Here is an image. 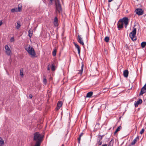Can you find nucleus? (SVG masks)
Wrapping results in <instances>:
<instances>
[{
    "label": "nucleus",
    "mask_w": 146,
    "mask_h": 146,
    "mask_svg": "<svg viewBox=\"0 0 146 146\" xmlns=\"http://www.w3.org/2000/svg\"><path fill=\"white\" fill-rule=\"evenodd\" d=\"M23 69H21L20 70V75L21 76H22V77L23 76Z\"/></svg>",
    "instance_id": "obj_31"
},
{
    "label": "nucleus",
    "mask_w": 146,
    "mask_h": 146,
    "mask_svg": "<svg viewBox=\"0 0 146 146\" xmlns=\"http://www.w3.org/2000/svg\"><path fill=\"white\" fill-rule=\"evenodd\" d=\"M129 72L128 70H126L124 71L123 74L124 77L127 78L128 76Z\"/></svg>",
    "instance_id": "obj_14"
},
{
    "label": "nucleus",
    "mask_w": 146,
    "mask_h": 146,
    "mask_svg": "<svg viewBox=\"0 0 146 146\" xmlns=\"http://www.w3.org/2000/svg\"><path fill=\"white\" fill-rule=\"evenodd\" d=\"M113 143V139H111V141L109 142L108 146H112Z\"/></svg>",
    "instance_id": "obj_24"
},
{
    "label": "nucleus",
    "mask_w": 146,
    "mask_h": 146,
    "mask_svg": "<svg viewBox=\"0 0 146 146\" xmlns=\"http://www.w3.org/2000/svg\"><path fill=\"white\" fill-rule=\"evenodd\" d=\"M117 132V131H116L115 130V132H114V135H115V134Z\"/></svg>",
    "instance_id": "obj_42"
},
{
    "label": "nucleus",
    "mask_w": 146,
    "mask_h": 146,
    "mask_svg": "<svg viewBox=\"0 0 146 146\" xmlns=\"http://www.w3.org/2000/svg\"><path fill=\"white\" fill-rule=\"evenodd\" d=\"M126 46H127L126 45Z\"/></svg>",
    "instance_id": "obj_49"
},
{
    "label": "nucleus",
    "mask_w": 146,
    "mask_h": 146,
    "mask_svg": "<svg viewBox=\"0 0 146 146\" xmlns=\"http://www.w3.org/2000/svg\"><path fill=\"white\" fill-rule=\"evenodd\" d=\"M136 33V29L133 28V31L131 32L129 34V36L131 40L135 41L136 40L137 38L135 37V35Z\"/></svg>",
    "instance_id": "obj_3"
},
{
    "label": "nucleus",
    "mask_w": 146,
    "mask_h": 146,
    "mask_svg": "<svg viewBox=\"0 0 146 146\" xmlns=\"http://www.w3.org/2000/svg\"><path fill=\"white\" fill-rule=\"evenodd\" d=\"M109 89L108 88H104L103 90L104 91V92H105L106 91H108V89Z\"/></svg>",
    "instance_id": "obj_33"
},
{
    "label": "nucleus",
    "mask_w": 146,
    "mask_h": 146,
    "mask_svg": "<svg viewBox=\"0 0 146 146\" xmlns=\"http://www.w3.org/2000/svg\"><path fill=\"white\" fill-rule=\"evenodd\" d=\"M82 135V133H81L80 134L79 136L77 138V139L78 140V142L79 144L80 143V140L81 139V137Z\"/></svg>",
    "instance_id": "obj_21"
},
{
    "label": "nucleus",
    "mask_w": 146,
    "mask_h": 146,
    "mask_svg": "<svg viewBox=\"0 0 146 146\" xmlns=\"http://www.w3.org/2000/svg\"><path fill=\"white\" fill-rule=\"evenodd\" d=\"M61 146H64V144H62Z\"/></svg>",
    "instance_id": "obj_47"
},
{
    "label": "nucleus",
    "mask_w": 146,
    "mask_h": 146,
    "mask_svg": "<svg viewBox=\"0 0 146 146\" xmlns=\"http://www.w3.org/2000/svg\"><path fill=\"white\" fill-rule=\"evenodd\" d=\"M62 103L61 101H59L58 102L57 105V107L56 108L57 110L59 109L62 106Z\"/></svg>",
    "instance_id": "obj_15"
},
{
    "label": "nucleus",
    "mask_w": 146,
    "mask_h": 146,
    "mask_svg": "<svg viewBox=\"0 0 146 146\" xmlns=\"http://www.w3.org/2000/svg\"><path fill=\"white\" fill-rule=\"evenodd\" d=\"M28 53L32 56H35V53L34 48L31 47L30 46L27 48L26 49Z\"/></svg>",
    "instance_id": "obj_4"
},
{
    "label": "nucleus",
    "mask_w": 146,
    "mask_h": 146,
    "mask_svg": "<svg viewBox=\"0 0 146 146\" xmlns=\"http://www.w3.org/2000/svg\"><path fill=\"white\" fill-rule=\"evenodd\" d=\"M2 22L1 21H0V26L2 24Z\"/></svg>",
    "instance_id": "obj_43"
},
{
    "label": "nucleus",
    "mask_w": 146,
    "mask_h": 146,
    "mask_svg": "<svg viewBox=\"0 0 146 146\" xmlns=\"http://www.w3.org/2000/svg\"><path fill=\"white\" fill-rule=\"evenodd\" d=\"M44 135L40 134L39 132H36L33 134V140L35 142L34 146H40L43 141Z\"/></svg>",
    "instance_id": "obj_1"
},
{
    "label": "nucleus",
    "mask_w": 146,
    "mask_h": 146,
    "mask_svg": "<svg viewBox=\"0 0 146 146\" xmlns=\"http://www.w3.org/2000/svg\"><path fill=\"white\" fill-rule=\"evenodd\" d=\"M28 36L30 38H31L33 35V33L30 30L28 31Z\"/></svg>",
    "instance_id": "obj_25"
},
{
    "label": "nucleus",
    "mask_w": 146,
    "mask_h": 146,
    "mask_svg": "<svg viewBox=\"0 0 146 146\" xmlns=\"http://www.w3.org/2000/svg\"><path fill=\"white\" fill-rule=\"evenodd\" d=\"M126 46H127L126 45Z\"/></svg>",
    "instance_id": "obj_50"
},
{
    "label": "nucleus",
    "mask_w": 146,
    "mask_h": 146,
    "mask_svg": "<svg viewBox=\"0 0 146 146\" xmlns=\"http://www.w3.org/2000/svg\"><path fill=\"white\" fill-rule=\"evenodd\" d=\"M123 22L119 20L117 24V27L119 30L122 29L123 28Z\"/></svg>",
    "instance_id": "obj_9"
},
{
    "label": "nucleus",
    "mask_w": 146,
    "mask_h": 146,
    "mask_svg": "<svg viewBox=\"0 0 146 146\" xmlns=\"http://www.w3.org/2000/svg\"><path fill=\"white\" fill-rule=\"evenodd\" d=\"M82 44H83V47H84V43L83 42Z\"/></svg>",
    "instance_id": "obj_46"
},
{
    "label": "nucleus",
    "mask_w": 146,
    "mask_h": 146,
    "mask_svg": "<svg viewBox=\"0 0 146 146\" xmlns=\"http://www.w3.org/2000/svg\"><path fill=\"white\" fill-rule=\"evenodd\" d=\"M98 144H99V145H100L102 144V142L100 140H99V141L98 142Z\"/></svg>",
    "instance_id": "obj_37"
},
{
    "label": "nucleus",
    "mask_w": 146,
    "mask_h": 146,
    "mask_svg": "<svg viewBox=\"0 0 146 146\" xmlns=\"http://www.w3.org/2000/svg\"><path fill=\"white\" fill-rule=\"evenodd\" d=\"M14 41V39L13 37H12L10 40V41L11 42H13Z\"/></svg>",
    "instance_id": "obj_35"
},
{
    "label": "nucleus",
    "mask_w": 146,
    "mask_h": 146,
    "mask_svg": "<svg viewBox=\"0 0 146 146\" xmlns=\"http://www.w3.org/2000/svg\"><path fill=\"white\" fill-rule=\"evenodd\" d=\"M120 20L121 21L123 22V23H124L126 26H127L129 20L128 18L127 17H124L122 19H120Z\"/></svg>",
    "instance_id": "obj_8"
},
{
    "label": "nucleus",
    "mask_w": 146,
    "mask_h": 146,
    "mask_svg": "<svg viewBox=\"0 0 146 146\" xmlns=\"http://www.w3.org/2000/svg\"><path fill=\"white\" fill-rule=\"evenodd\" d=\"M5 48L6 52L8 56L10 55L11 53V51L8 46L7 45H6L5 46Z\"/></svg>",
    "instance_id": "obj_7"
},
{
    "label": "nucleus",
    "mask_w": 146,
    "mask_h": 146,
    "mask_svg": "<svg viewBox=\"0 0 146 146\" xmlns=\"http://www.w3.org/2000/svg\"><path fill=\"white\" fill-rule=\"evenodd\" d=\"M50 68L49 67V65H48L47 67V70H50Z\"/></svg>",
    "instance_id": "obj_41"
},
{
    "label": "nucleus",
    "mask_w": 146,
    "mask_h": 146,
    "mask_svg": "<svg viewBox=\"0 0 146 146\" xmlns=\"http://www.w3.org/2000/svg\"><path fill=\"white\" fill-rule=\"evenodd\" d=\"M55 66L53 64H52V67H51V70H52L53 71H54L55 70Z\"/></svg>",
    "instance_id": "obj_30"
},
{
    "label": "nucleus",
    "mask_w": 146,
    "mask_h": 146,
    "mask_svg": "<svg viewBox=\"0 0 146 146\" xmlns=\"http://www.w3.org/2000/svg\"><path fill=\"white\" fill-rule=\"evenodd\" d=\"M11 12L12 13H14L15 12H18L17 10V8H15L12 9L11 10Z\"/></svg>",
    "instance_id": "obj_23"
},
{
    "label": "nucleus",
    "mask_w": 146,
    "mask_h": 146,
    "mask_svg": "<svg viewBox=\"0 0 146 146\" xmlns=\"http://www.w3.org/2000/svg\"><path fill=\"white\" fill-rule=\"evenodd\" d=\"M144 129H142L141 130V131L140 132V133L141 134H142L143 133L144 131Z\"/></svg>",
    "instance_id": "obj_34"
},
{
    "label": "nucleus",
    "mask_w": 146,
    "mask_h": 146,
    "mask_svg": "<svg viewBox=\"0 0 146 146\" xmlns=\"http://www.w3.org/2000/svg\"><path fill=\"white\" fill-rule=\"evenodd\" d=\"M81 39L82 38H81L80 36L79 35H78L77 38V40L81 44H82V41L81 40Z\"/></svg>",
    "instance_id": "obj_17"
},
{
    "label": "nucleus",
    "mask_w": 146,
    "mask_h": 146,
    "mask_svg": "<svg viewBox=\"0 0 146 146\" xmlns=\"http://www.w3.org/2000/svg\"><path fill=\"white\" fill-rule=\"evenodd\" d=\"M135 12L137 14L139 15H143V11L141 9L137 8L135 9Z\"/></svg>",
    "instance_id": "obj_5"
},
{
    "label": "nucleus",
    "mask_w": 146,
    "mask_h": 146,
    "mask_svg": "<svg viewBox=\"0 0 146 146\" xmlns=\"http://www.w3.org/2000/svg\"><path fill=\"white\" fill-rule=\"evenodd\" d=\"M4 145V141L0 137V146H3Z\"/></svg>",
    "instance_id": "obj_18"
},
{
    "label": "nucleus",
    "mask_w": 146,
    "mask_h": 146,
    "mask_svg": "<svg viewBox=\"0 0 146 146\" xmlns=\"http://www.w3.org/2000/svg\"><path fill=\"white\" fill-rule=\"evenodd\" d=\"M141 46L142 48H144L146 46V42H143L141 43Z\"/></svg>",
    "instance_id": "obj_20"
},
{
    "label": "nucleus",
    "mask_w": 146,
    "mask_h": 146,
    "mask_svg": "<svg viewBox=\"0 0 146 146\" xmlns=\"http://www.w3.org/2000/svg\"><path fill=\"white\" fill-rule=\"evenodd\" d=\"M142 102V101L141 99H140L138 101H135L134 103V105L135 107L138 106V105L141 104Z\"/></svg>",
    "instance_id": "obj_10"
},
{
    "label": "nucleus",
    "mask_w": 146,
    "mask_h": 146,
    "mask_svg": "<svg viewBox=\"0 0 146 146\" xmlns=\"http://www.w3.org/2000/svg\"><path fill=\"white\" fill-rule=\"evenodd\" d=\"M56 51L57 50L56 49H55L54 50L53 52H52V54L53 56H54L56 55Z\"/></svg>",
    "instance_id": "obj_26"
},
{
    "label": "nucleus",
    "mask_w": 146,
    "mask_h": 146,
    "mask_svg": "<svg viewBox=\"0 0 146 146\" xmlns=\"http://www.w3.org/2000/svg\"><path fill=\"white\" fill-rule=\"evenodd\" d=\"M55 5L56 10V13L58 12L59 14L62 11V9L61 5L60 3V0H56L55 2Z\"/></svg>",
    "instance_id": "obj_2"
},
{
    "label": "nucleus",
    "mask_w": 146,
    "mask_h": 146,
    "mask_svg": "<svg viewBox=\"0 0 146 146\" xmlns=\"http://www.w3.org/2000/svg\"><path fill=\"white\" fill-rule=\"evenodd\" d=\"M104 53L105 54H108L107 50L106 48L104 49Z\"/></svg>",
    "instance_id": "obj_32"
},
{
    "label": "nucleus",
    "mask_w": 146,
    "mask_h": 146,
    "mask_svg": "<svg viewBox=\"0 0 146 146\" xmlns=\"http://www.w3.org/2000/svg\"><path fill=\"white\" fill-rule=\"evenodd\" d=\"M85 23L86 24V29L88 31V30H89V28H88V24H87V23H86V21H85Z\"/></svg>",
    "instance_id": "obj_36"
},
{
    "label": "nucleus",
    "mask_w": 146,
    "mask_h": 146,
    "mask_svg": "<svg viewBox=\"0 0 146 146\" xmlns=\"http://www.w3.org/2000/svg\"><path fill=\"white\" fill-rule=\"evenodd\" d=\"M146 92V83L141 88L140 92L139 95L141 96Z\"/></svg>",
    "instance_id": "obj_6"
},
{
    "label": "nucleus",
    "mask_w": 146,
    "mask_h": 146,
    "mask_svg": "<svg viewBox=\"0 0 146 146\" xmlns=\"http://www.w3.org/2000/svg\"><path fill=\"white\" fill-rule=\"evenodd\" d=\"M54 24L55 27H57L58 26V20L57 17H55L54 19Z\"/></svg>",
    "instance_id": "obj_13"
},
{
    "label": "nucleus",
    "mask_w": 146,
    "mask_h": 146,
    "mask_svg": "<svg viewBox=\"0 0 146 146\" xmlns=\"http://www.w3.org/2000/svg\"><path fill=\"white\" fill-rule=\"evenodd\" d=\"M83 66H83H84V65L83 64V66Z\"/></svg>",
    "instance_id": "obj_48"
},
{
    "label": "nucleus",
    "mask_w": 146,
    "mask_h": 146,
    "mask_svg": "<svg viewBox=\"0 0 146 146\" xmlns=\"http://www.w3.org/2000/svg\"><path fill=\"white\" fill-rule=\"evenodd\" d=\"M109 40V38L108 36H106L104 38V40L106 42H108Z\"/></svg>",
    "instance_id": "obj_28"
},
{
    "label": "nucleus",
    "mask_w": 146,
    "mask_h": 146,
    "mask_svg": "<svg viewBox=\"0 0 146 146\" xmlns=\"http://www.w3.org/2000/svg\"><path fill=\"white\" fill-rule=\"evenodd\" d=\"M29 97L31 99L33 97V95L31 94H29Z\"/></svg>",
    "instance_id": "obj_39"
},
{
    "label": "nucleus",
    "mask_w": 146,
    "mask_h": 146,
    "mask_svg": "<svg viewBox=\"0 0 146 146\" xmlns=\"http://www.w3.org/2000/svg\"><path fill=\"white\" fill-rule=\"evenodd\" d=\"M99 140H100V141L102 139V137L100 135L99 136Z\"/></svg>",
    "instance_id": "obj_40"
},
{
    "label": "nucleus",
    "mask_w": 146,
    "mask_h": 146,
    "mask_svg": "<svg viewBox=\"0 0 146 146\" xmlns=\"http://www.w3.org/2000/svg\"><path fill=\"white\" fill-rule=\"evenodd\" d=\"M21 5L20 4H19L17 8V10L18 12H20L21 11Z\"/></svg>",
    "instance_id": "obj_22"
},
{
    "label": "nucleus",
    "mask_w": 146,
    "mask_h": 146,
    "mask_svg": "<svg viewBox=\"0 0 146 146\" xmlns=\"http://www.w3.org/2000/svg\"><path fill=\"white\" fill-rule=\"evenodd\" d=\"M121 128V126H119V127H118L117 128V129L116 130V131H120V129Z\"/></svg>",
    "instance_id": "obj_29"
},
{
    "label": "nucleus",
    "mask_w": 146,
    "mask_h": 146,
    "mask_svg": "<svg viewBox=\"0 0 146 146\" xmlns=\"http://www.w3.org/2000/svg\"><path fill=\"white\" fill-rule=\"evenodd\" d=\"M81 69L80 70V73H78V74L80 73L81 74L82 73V65L81 66Z\"/></svg>",
    "instance_id": "obj_38"
},
{
    "label": "nucleus",
    "mask_w": 146,
    "mask_h": 146,
    "mask_svg": "<svg viewBox=\"0 0 146 146\" xmlns=\"http://www.w3.org/2000/svg\"><path fill=\"white\" fill-rule=\"evenodd\" d=\"M50 0V1L51 3H52V1H53V0Z\"/></svg>",
    "instance_id": "obj_45"
},
{
    "label": "nucleus",
    "mask_w": 146,
    "mask_h": 146,
    "mask_svg": "<svg viewBox=\"0 0 146 146\" xmlns=\"http://www.w3.org/2000/svg\"><path fill=\"white\" fill-rule=\"evenodd\" d=\"M73 43L74 45L76 48L78 50V52L79 55V56H80V49L79 46L74 42H73Z\"/></svg>",
    "instance_id": "obj_11"
},
{
    "label": "nucleus",
    "mask_w": 146,
    "mask_h": 146,
    "mask_svg": "<svg viewBox=\"0 0 146 146\" xmlns=\"http://www.w3.org/2000/svg\"><path fill=\"white\" fill-rule=\"evenodd\" d=\"M139 136H137V137L133 140V141L131 143V145L129 146H131V145H134L137 142V141L139 140Z\"/></svg>",
    "instance_id": "obj_12"
},
{
    "label": "nucleus",
    "mask_w": 146,
    "mask_h": 146,
    "mask_svg": "<svg viewBox=\"0 0 146 146\" xmlns=\"http://www.w3.org/2000/svg\"><path fill=\"white\" fill-rule=\"evenodd\" d=\"M93 92H90L88 93L87 94L86 97L91 98L93 95Z\"/></svg>",
    "instance_id": "obj_16"
},
{
    "label": "nucleus",
    "mask_w": 146,
    "mask_h": 146,
    "mask_svg": "<svg viewBox=\"0 0 146 146\" xmlns=\"http://www.w3.org/2000/svg\"><path fill=\"white\" fill-rule=\"evenodd\" d=\"M17 25L16 26V27L17 29H19L21 27V25L19 21H17Z\"/></svg>",
    "instance_id": "obj_19"
},
{
    "label": "nucleus",
    "mask_w": 146,
    "mask_h": 146,
    "mask_svg": "<svg viewBox=\"0 0 146 146\" xmlns=\"http://www.w3.org/2000/svg\"><path fill=\"white\" fill-rule=\"evenodd\" d=\"M102 146H107V145L105 144L104 145H103Z\"/></svg>",
    "instance_id": "obj_44"
},
{
    "label": "nucleus",
    "mask_w": 146,
    "mask_h": 146,
    "mask_svg": "<svg viewBox=\"0 0 146 146\" xmlns=\"http://www.w3.org/2000/svg\"><path fill=\"white\" fill-rule=\"evenodd\" d=\"M43 83L45 85L46 83L47 82V80L46 79V77L44 76V78L43 79Z\"/></svg>",
    "instance_id": "obj_27"
}]
</instances>
